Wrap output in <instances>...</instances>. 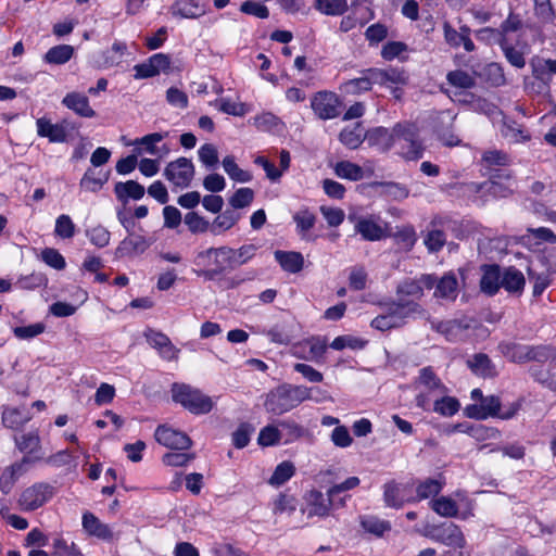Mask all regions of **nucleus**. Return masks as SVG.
Returning a JSON list of instances; mask_svg holds the SVG:
<instances>
[{"label":"nucleus","mask_w":556,"mask_h":556,"mask_svg":"<svg viewBox=\"0 0 556 556\" xmlns=\"http://www.w3.org/2000/svg\"><path fill=\"white\" fill-rule=\"evenodd\" d=\"M37 134L39 137L48 138L50 142H65L67 140V129L64 124H52L50 119L40 117L36 122Z\"/></svg>","instance_id":"obj_15"},{"label":"nucleus","mask_w":556,"mask_h":556,"mask_svg":"<svg viewBox=\"0 0 556 556\" xmlns=\"http://www.w3.org/2000/svg\"><path fill=\"white\" fill-rule=\"evenodd\" d=\"M467 432L477 441H485L500 438V431L495 428H489L483 425H477L468 428Z\"/></svg>","instance_id":"obj_62"},{"label":"nucleus","mask_w":556,"mask_h":556,"mask_svg":"<svg viewBox=\"0 0 556 556\" xmlns=\"http://www.w3.org/2000/svg\"><path fill=\"white\" fill-rule=\"evenodd\" d=\"M254 428L247 422L241 424L232 433V443L237 448L245 447L249 442Z\"/></svg>","instance_id":"obj_60"},{"label":"nucleus","mask_w":556,"mask_h":556,"mask_svg":"<svg viewBox=\"0 0 556 556\" xmlns=\"http://www.w3.org/2000/svg\"><path fill=\"white\" fill-rule=\"evenodd\" d=\"M205 13L200 0H177L173 5V14L184 18H198Z\"/></svg>","instance_id":"obj_28"},{"label":"nucleus","mask_w":556,"mask_h":556,"mask_svg":"<svg viewBox=\"0 0 556 556\" xmlns=\"http://www.w3.org/2000/svg\"><path fill=\"white\" fill-rule=\"evenodd\" d=\"M443 486V482L438 479L428 478L425 481L420 482L417 488V497L418 500H426L431 496L438 495Z\"/></svg>","instance_id":"obj_47"},{"label":"nucleus","mask_w":556,"mask_h":556,"mask_svg":"<svg viewBox=\"0 0 556 556\" xmlns=\"http://www.w3.org/2000/svg\"><path fill=\"white\" fill-rule=\"evenodd\" d=\"M275 260L279 263L281 268L288 273H299L302 270L304 265L303 255L300 252H286L277 250L275 253Z\"/></svg>","instance_id":"obj_26"},{"label":"nucleus","mask_w":556,"mask_h":556,"mask_svg":"<svg viewBox=\"0 0 556 556\" xmlns=\"http://www.w3.org/2000/svg\"><path fill=\"white\" fill-rule=\"evenodd\" d=\"M55 494V488L47 482H36L22 491L17 504L21 510L29 513L48 503Z\"/></svg>","instance_id":"obj_6"},{"label":"nucleus","mask_w":556,"mask_h":556,"mask_svg":"<svg viewBox=\"0 0 556 556\" xmlns=\"http://www.w3.org/2000/svg\"><path fill=\"white\" fill-rule=\"evenodd\" d=\"M150 244L151 243L142 236L127 237L119 242L115 250V255L117 257H125L141 254Z\"/></svg>","instance_id":"obj_21"},{"label":"nucleus","mask_w":556,"mask_h":556,"mask_svg":"<svg viewBox=\"0 0 556 556\" xmlns=\"http://www.w3.org/2000/svg\"><path fill=\"white\" fill-rule=\"evenodd\" d=\"M422 535L453 549L445 551L441 556H465L466 539L460 528L453 522L427 526Z\"/></svg>","instance_id":"obj_2"},{"label":"nucleus","mask_w":556,"mask_h":556,"mask_svg":"<svg viewBox=\"0 0 556 556\" xmlns=\"http://www.w3.org/2000/svg\"><path fill=\"white\" fill-rule=\"evenodd\" d=\"M342 88L346 93L357 94L359 92L370 90L371 86H370L368 76H367L366 72L364 71L363 75L361 77L345 81L343 84Z\"/></svg>","instance_id":"obj_54"},{"label":"nucleus","mask_w":556,"mask_h":556,"mask_svg":"<svg viewBox=\"0 0 556 556\" xmlns=\"http://www.w3.org/2000/svg\"><path fill=\"white\" fill-rule=\"evenodd\" d=\"M12 331L18 340H30L43 333L46 325L43 323H35L27 326H17Z\"/></svg>","instance_id":"obj_48"},{"label":"nucleus","mask_w":556,"mask_h":556,"mask_svg":"<svg viewBox=\"0 0 556 556\" xmlns=\"http://www.w3.org/2000/svg\"><path fill=\"white\" fill-rule=\"evenodd\" d=\"M28 464H30V458L24 456L21 462L13 464L2 472L0 477V490L3 494L10 493L18 477L26 472V466Z\"/></svg>","instance_id":"obj_20"},{"label":"nucleus","mask_w":556,"mask_h":556,"mask_svg":"<svg viewBox=\"0 0 556 556\" xmlns=\"http://www.w3.org/2000/svg\"><path fill=\"white\" fill-rule=\"evenodd\" d=\"M295 473V467L293 463L285 460L280 463L274 470L268 483L274 486H280L290 480Z\"/></svg>","instance_id":"obj_41"},{"label":"nucleus","mask_w":556,"mask_h":556,"mask_svg":"<svg viewBox=\"0 0 556 556\" xmlns=\"http://www.w3.org/2000/svg\"><path fill=\"white\" fill-rule=\"evenodd\" d=\"M522 26V21L519 17V15L510 12L507 18L501 24V27L498 30H495L490 27L482 28L478 31V37L482 38L484 35H495L498 34L501 37H505L506 34L510 31H517Z\"/></svg>","instance_id":"obj_33"},{"label":"nucleus","mask_w":556,"mask_h":556,"mask_svg":"<svg viewBox=\"0 0 556 556\" xmlns=\"http://www.w3.org/2000/svg\"><path fill=\"white\" fill-rule=\"evenodd\" d=\"M41 260L50 267L62 270L66 266L63 255L53 248H46L41 251Z\"/></svg>","instance_id":"obj_55"},{"label":"nucleus","mask_w":556,"mask_h":556,"mask_svg":"<svg viewBox=\"0 0 556 556\" xmlns=\"http://www.w3.org/2000/svg\"><path fill=\"white\" fill-rule=\"evenodd\" d=\"M468 367L473 374L488 378L496 376V370L491 359L485 354H476L467 361Z\"/></svg>","instance_id":"obj_31"},{"label":"nucleus","mask_w":556,"mask_h":556,"mask_svg":"<svg viewBox=\"0 0 556 556\" xmlns=\"http://www.w3.org/2000/svg\"><path fill=\"white\" fill-rule=\"evenodd\" d=\"M256 250L257 248L254 244H245L239 248L238 250L232 249V267L245 264L255 255Z\"/></svg>","instance_id":"obj_63"},{"label":"nucleus","mask_w":556,"mask_h":556,"mask_svg":"<svg viewBox=\"0 0 556 556\" xmlns=\"http://www.w3.org/2000/svg\"><path fill=\"white\" fill-rule=\"evenodd\" d=\"M431 508L442 517H455L458 514V506L454 500L441 496L430 502Z\"/></svg>","instance_id":"obj_44"},{"label":"nucleus","mask_w":556,"mask_h":556,"mask_svg":"<svg viewBox=\"0 0 556 556\" xmlns=\"http://www.w3.org/2000/svg\"><path fill=\"white\" fill-rule=\"evenodd\" d=\"M439 396L440 399H432L433 412L446 417L453 416L458 412L459 402L457 399L446 396L445 394Z\"/></svg>","instance_id":"obj_42"},{"label":"nucleus","mask_w":556,"mask_h":556,"mask_svg":"<svg viewBox=\"0 0 556 556\" xmlns=\"http://www.w3.org/2000/svg\"><path fill=\"white\" fill-rule=\"evenodd\" d=\"M534 14L544 27L554 28L556 26V15L551 2L534 8Z\"/></svg>","instance_id":"obj_58"},{"label":"nucleus","mask_w":556,"mask_h":556,"mask_svg":"<svg viewBox=\"0 0 556 556\" xmlns=\"http://www.w3.org/2000/svg\"><path fill=\"white\" fill-rule=\"evenodd\" d=\"M254 199V191L251 188H239L229 199V204L233 208H243L249 206Z\"/></svg>","instance_id":"obj_57"},{"label":"nucleus","mask_w":556,"mask_h":556,"mask_svg":"<svg viewBox=\"0 0 556 556\" xmlns=\"http://www.w3.org/2000/svg\"><path fill=\"white\" fill-rule=\"evenodd\" d=\"M83 528L88 534L103 541H111L114 538L111 528L91 513L83 515Z\"/></svg>","instance_id":"obj_19"},{"label":"nucleus","mask_w":556,"mask_h":556,"mask_svg":"<svg viewBox=\"0 0 556 556\" xmlns=\"http://www.w3.org/2000/svg\"><path fill=\"white\" fill-rule=\"evenodd\" d=\"M404 484L389 481L383 485V500L387 506L400 508L406 502Z\"/></svg>","instance_id":"obj_25"},{"label":"nucleus","mask_w":556,"mask_h":556,"mask_svg":"<svg viewBox=\"0 0 556 556\" xmlns=\"http://www.w3.org/2000/svg\"><path fill=\"white\" fill-rule=\"evenodd\" d=\"M366 138V132L361 123H356L353 127H345L339 135V140L349 149H357Z\"/></svg>","instance_id":"obj_30"},{"label":"nucleus","mask_w":556,"mask_h":556,"mask_svg":"<svg viewBox=\"0 0 556 556\" xmlns=\"http://www.w3.org/2000/svg\"><path fill=\"white\" fill-rule=\"evenodd\" d=\"M312 391L313 389L305 386L286 383L271 390L267 394L264 405L267 412L281 415L299 406L304 401L313 399Z\"/></svg>","instance_id":"obj_1"},{"label":"nucleus","mask_w":556,"mask_h":556,"mask_svg":"<svg viewBox=\"0 0 556 556\" xmlns=\"http://www.w3.org/2000/svg\"><path fill=\"white\" fill-rule=\"evenodd\" d=\"M363 528L375 535L381 536L384 532L391 529V526L388 521L380 520L378 518H366L362 521Z\"/></svg>","instance_id":"obj_64"},{"label":"nucleus","mask_w":556,"mask_h":556,"mask_svg":"<svg viewBox=\"0 0 556 556\" xmlns=\"http://www.w3.org/2000/svg\"><path fill=\"white\" fill-rule=\"evenodd\" d=\"M480 280L481 290L490 295L496 293L502 287V274L498 265H484Z\"/></svg>","instance_id":"obj_22"},{"label":"nucleus","mask_w":556,"mask_h":556,"mask_svg":"<svg viewBox=\"0 0 556 556\" xmlns=\"http://www.w3.org/2000/svg\"><path fill=\"white\" fill-rule=\"evenodd\" d=\"M239 214L231 210H226L219 214L211 224V232L213 235H220L224 231L232 228L239 220Z\"/></svg>","instance_id":"obj_37"},{"label":"nucleus","mask_w":556,"mask_h":556,"mask_svg":"<svg viewBox=\"0 0 556 556\" xmlns=\"http://www.w3.org/2000/svg\"><path fill=\"white\" fill-rule=\"evenodd\" d=\"M396 294L399 298L413 296L414 299H420L424 295V290L418 280H407L399 285Z\"/></svg>","instance_id":"obj_59"},{"label":"nucleus","mask_w":556,"mask_h":556,"mask_svg":"<svg viewBox=\"0 0 556 556\" xmlns=\"http://www.w3.org/2000/svg\"><path fill=\"white\" fill-rule=\"evenodd\" d=\"M62 104L80 117L92 118L96 116V111L90 106L88 97L81 92L66 93L62 99Z\"/></svg>","instance_id":"obj_13"},{"label":"nucleus","mask_w":556,"mask_h":556,"mask_svg":"<svg viewBox=\"0 0 556 556\" xmlns=\"http://www.w3.org/2000/svg\"><path fill=\"white\" fill-rule=\"evenodd\" d=\"M155 440L170 450L185 451L191 447V439L182 431L162 425L154 432Z\"/></svg>","instance_id":"obj_11"},{"label":"nucleus","mask_w":556,"mask_h":556,"mask_svg":"<svg viewBox=\"0 0 556 556\" xmlns=\"http://www.w3.org/2000/svg\"><path fill=\"white\" fill-rule=\"evenodd\" d=\"M74 48L70 45H59L50 48L43 56V60L50 64H64L72 59Z\"/></svg>","instance_id":"obj_36"},{"label":"nucleus","mask_w":556,"mask_h":556,"mask_svg":"<svg viewBox=\"0 0 556 556\" xmlns=\"http://www.w3.org/2000/svg\"><path fill=\"white\" fill-rule=\"evenodd\" d=\"M194 457H195V455L192 454V453H175V452H169V453H166L163 456L162 462L166 466L184 467L188 463L193 460Z\"/></svg>","instance_id":"obj_61"},{"label":"nucleus","mask_w":556,"mask_h":556,"mask_svg":"<svg viewBox=\"0 0 556 556\" xmlns=\"http://www.w3.org/2000/svg\"><path fill=\"white\" fill-rule=\"evenodd\" d=\"M340 100L334 92L319 91L311 100V108L320 119H332L340 114Z\"/></svg>","instance_id":"obj_10"},{"label":"nucleus","mask_w":556,"mask_h":556,"mask_svg":"<svg viewBox=\"0 0 556 556\" xmlns=\"http://www.w3.org/2000/svg\"><path fill=\"white\" fill-rule=\"evenodd\" d=\"M334 173L340 178L349 179L352 181H357L363 179L364 170L363 168L352 162L341 161L336 164Z\"/></svg>","instance_id":"obj_40"},{"label":"nucleus","mask_w":556,"mask_h":556,"mask_svg":"<svg viewBox=\"0 0 556 556\" xmlns=\"http://www.w3.org/2000/svg\"><path fill=\"white\" fill-rule=\"evenodd\" d=\"M478 191L492 197L493 199L507 198L513 193V189L509 185L502 184L494 179V177L478 186Z\"/></svg>","instance_id":"obj_39"},{"label":"nucleus","mask_w":556,"mask_h":556,"mask_svg":"<svg viewBox=\"0 0 556 556\" xmlns=\"http://www.w3.org/2000/svg\"><path fill=\"white\" fill-rule=\"evenodd\" d=\"M386 308L399 328L403 327L408 319L429 318L427 311L421 305L416 301L405 300L404 298H399L396 301L386 304Z\"/></svg>","instance_id":"obj_8"},{"label":"nucleus","mask_w":556,"mask_h":556,"mask_svg":"<svg viewBox=\"0 0 556 556\" xmlns=\"http://www.w3.org/2000/svg\"><path fill=\"white\" fill-rule=\"evenodd\" d=\"M172 395L176 403H179L190 413L195 415L207 414L213 408V401L210 396L188 384H173Z\"/></svg>","instance_id":"obj_5"},{"label":"nucleus","mask_w":556,"mask_h":556,"mask_svg":"<svg viewBox=\"0 0 556 556\" xmlns=\"http://www.w3.org/2000/svg\"><path fill=\"white\" fill-rule=\"evenodd\" d=\"M109 176L88 168L80 179V188L88 192H98L108 181Z\"/></svg>","instance_id":"obj_35"},{"label":"nucleus","mask_w":556,"mask_h":556,"mask_svg":"<svg viewBox=\"0 0 556 556\" xmlns=\"http://www.w3.org/2000/svg\"><path fill=\"white\" fill-rule=\"evenodd\" d=\"M281 431L278 426L268 425L258 434L257 442L262 446H271L280 442Z\"/></svg>","instance_id":"obj_50"},{"label":"nucleus","mask_w":556,"mask_h":556,"mask_svg":"<svg viewBox=\"0 0 556 556\" xmlns=\"http://www.w3.org/2000/svg\"><path fill=\"white\" fill-rule=\"evenodd\" d=\"M232 249L228 247L208 248L195 256V264L204 268L197 271L205 280H214L228 267H232Z\"/></svg>","instance_id":"obj_3"},{"label":"nucleus","mask_w":556,"mask_h":556,"mask_svg":"<svg viewBox=\"0 0 556 556\" xmlns=\"http://www.w3.org/2000/svg\"><path fill=\"white\" fill-rule=\"evenodd\" d=\"M293 220L296 224V231L303 240H314L308 231L315 226L316 216L308 210L303 208L293 215Z\"/></svg>","instance_id":"obj_29"},{"label":"nucleus","mask_w":556,"mask_h":556,"mask_svg":"<svg viewBox=\"0 0 556 556\" xmlns=\"http://www.w3.org/2000/svg\"><path fill=\"white\" fill-rule=\"evenodd\" d=\"M116 198L126 203L128 199L140 200L144 195V187L135 180L117 182L114 187Z\"/></svg>","instance_id":"obj_27"},{"label":"nucleus","mask_w":556,"mask_h":556,"mask_svg":"<svg viewBox=\"0 0 556 556\" xmlns=\"http://www.w3.org/2000/svg\"><path fill=\"white\" fill-rule=\"evenodd\" d=\"M446 79L450 85L459 89H470L476 85L475 77L462 70L450 72Z\"/></svg>","instance_id":"obj_46"},{"label":"nucleus","mask_w":556,"mask_h":556,"mask_svg":"<svg viewBox=\"0 0 556 556\" xmlns=\"http://www.w3.org/2000/svg\"><path fill=\"white\" fill-rule=\"evenodd\" d=\"M545 64H547V60H538L536 62L532 63V73L533 76L540 81V91L546 90L551 80L549 70H547Z\"/></svg>","instance_id":"obj_53"},{"label":"nucleus","mask_w":556,"mask_h":556,"mask_svg":"<svg viewBox=\"0 0 556 556\" xmlns=\"http://www.w3.org/2000/svg\"><path fill=\"white\" fill-rule=\"evenodd\" d=\"M14 443L21 453L26 454V456L30 458V463L34 459L29 455H35L41 448V440L38 431L14 435Z\"/></svg>","instance_id":"obj_23"},{"label":"nucleus","mask_w":556,"mask_h":556,"mask_svg":"<svg viewBox=\"0 0 556 556\" xmlns=\"http://www.w3.org/2000/svg\"><path fill=\"white\" fill-rule=\"evenodd\" d=\"M396 146L399 154L406 160H418L422 157L424 147L419 140L418 132L413 125L396 124Z\"/></svg>","instance_id":"obj_7"},{"label":"nucleus","mask_w":556,"mask_h":556,"mask_svg":"<svg viewBox=\"0 0 556 556\" xmlns=\"http://www.w3.org/2000/svg\"><path fill=\"white\" fill-rule=\"evenodd\" d=\"M164 176L174 187L187 188L194 176L193 163L187 157H178L167 164Z\"/></svg>","instance_id":"obj_9"},{"label":"nucleus","mask_w":556,"mask_h":556,"mask_svg":"<svg viewBox=\"0 0 556 556\" xmlns=\"http://www.w3.org/2000/svg\"><path fill=\"white\" fill-rule=\"evenodd\" d=\"M500 46L504 52L507 61L517 68H522L526 65L525 53L511 46L506 37L500 39Z\"/></svg>","instance_id":"obj_43"},{"label":"nucleus","mask_w":556,"mask_h":556,"mask_svg":"<svg viewBox=\"0 0 556 556\" xmlns=\"http://www.w3.org/2000/svg\"><path fill=\"white\" fill-rule=\"evenodd\" d=\"M185 224L192 233L211 231V224L195 212H189L186 214Z\"/></svg>","instance_id":"obj_52"},{"label":"nucleus","mask_w":556,"mask_h":556,"mask_svg":"<svg viewBox=\"0 0 556 556\" xmlns=\"http://www.w3.org/2000/svg\"><path fill=\"white\" fill-rule=\"evenodd\" d=\"M307 516L327 517L331 511V502L328 496L318 490H312L306 495Z\"/></svg>","instance_id":"obj_17"},{"label":"nucleus","mask_w":556,"mask_h":556,"mask_svg":"<svg viewBox=\"0 0 556 556\" xmlns=\"http://www.w3.org/2000/svg\"><path fill=\"white\" fill-rule=\"evenodd\" d=\"M86 236L88 237L89 241L98 248L106 247L111 238L110 231L100 225L88 229L86 231Z\"/></svg>","instance_id":"obj_56"},{"label":"nucleus","mask_w":556,"mask_h":556,"mask_svg":"<svg viewBox=\"0 0 556 556\" xmlns=\"http://www.w3.org/2000/svg\"><path fill=\"white\" fill-rule=\"evenodd\" d=\"M502 354L513 363L529 362V345L515 342L502 343L500 345Z\"/></svg>","instance_id":"obj_32"},{"label":"nucleus","mask_w":556,"mask_h":556,"mask_svg":"<svg viewBox=\"0 0 556 556\" xmlns=\"http://www.w3.org/2000/svg\"><path fill=\"white\" fill-rule=\"evenodd\" d=\"M414 388L418 391L415 397L416 405L424 410L430 409L433 397L446 393L445 386L430 366L419 370V375L414 382Z\"/></svg>","instance_id":"obj_4"},{"label":"nucleus","mask_w":556,"mask_h":556,"mask_svg":"<svg viewBox=\"0 0 556 556\" xmlns=\"http://www.w3.org/2000/svg\"><path fill=\"white\" fill-rule=\"evenodd\" d=\"M223 167L226 174L235 181L249 182L252 179V175L238 166L233 155H227L224 157Z\"/></svg>","instance_id":"obj_38"},{"label":"nucleus","mask_w":556,"mask_h":556,"mask_svg":"<svg viewBox=\"0 0 556 556\" xmlns=\"http://www.w3.org/2000/svg\"><path fill=\"white\" fill-rule=\"evenodd\" d=\"M199 160L208 169L215 168L218 164V151L212 143H205L198 150Z\"/></svg>","instance_id":"obj_49"},{"label":"nucleus","mask_w":556,"mask_h":556,"mask_svg":"<svg viewBox=\"0 0 556 556\" xmlns=\"http://www.w3.org/2000/svg\"><path fill=\"white\" fill-rule=\"evenodd\" d=\"M148 343L156 349L160 355L166 361H174L178 358L179 350L170 342L169 338L153 330L146 332Z\"/></svg>","instance_id":"obj_14"},{"label":"nucleus","mask_w":556,"mask_h":556,"mask_svg":"<svg viewBox=\"0 0 556 556\" xmlns=\"http://www.w3.org/2000/svg\"><path fill=\"white\" fill-rule=\"evenodd\" d=\"M457 295L458 281L455 274L450 271L439 279L434 291V296L454 301Z\"/></svg>","instance_id":"obj_24"},{"label":"nucleus","mask_w":556,"mask_h":556,"mask_svg":"<svg viewBox=\"0 0 556 556\" xmlns=\"http://www.w3.org/2000/svg\"><path fill=\"white\" fill-rule=\"evenodd\" d=\"M502 287L509 292H519L523 289L526 280L523 274L515 268L508 267L502 274Z\"/></svg>","instance_id":"obj_34"},{"label":"nucleus","mask_w":556,"mask_h":556,"mask_svg":"<svg viewBox=\"0 0 556 556\" xmlns=\"http://www.w3.org/2000/svg\"><path fill=\"white\" fill-rule=\"evenodd\" d=\"M396 125L392 129L377 127L368 132V142L378 148L381 152H387L396 146Z\"/></svg>","instance_id":"obj_16"},{"label":"nucleus","mask_w":556,"mask_h":556,"mask_svg":"<svg viewBox=\"0 0 556 556\" xmlns=\"http://www.w3.org/2000/svg\"><path fill=\"white\" fill-rule=\"evenodd\" d=\"M315 8L326 15H341L348 10L346 0H315Z\"/></svg>","instance_id":"obj_45"},{"label":"nucleus","mask_w":556,"mask_h":556,"mask_svg":"<svg viewBox=\"0 0 556 556\" xmlns=\"http://www.w3.org/2000/svg\"><path fill=\"white\" fill-rule=\"evenodd\" d=\"M349 219L354 222V228L357 233L367 241H378L386 236L383 227L371 217H353Z\"/></svg>","instance_id":"obj_12"},{"label":"nucleus","mask_w":556,"mask_h":556,"mask_svg":"<svg viewBox=\"0 0 556 556\" xmlns=\"http://www.w3.org/2000/svg\"><path fill=\"white\" fill-rule=\"evenodd\" d=\"M33 415L26 407H5L2 412V425L11 430H21Z\"/></svg>","instance_id":"obj_18"},{"label":"nucleus","mask_w":556,"mask_h":556,"mask_svg":"<svg viewBox=\"0 0 556 556\" xmlns=\"http://www.w3.org/2000/svg\"><path fill=\"white\" fill-rule=\"evenodd\" d=\"M54 233L62 239H70L74 237L75 224L68 215L62 214L56 218Z\"/></svg>","instance_id":"obj_51"}]
</instances>
